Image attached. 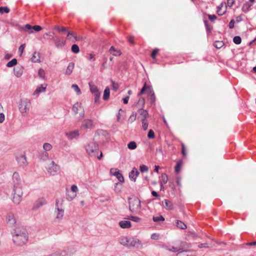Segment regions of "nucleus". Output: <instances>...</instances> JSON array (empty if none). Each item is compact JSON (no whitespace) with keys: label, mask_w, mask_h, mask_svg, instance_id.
<instances>
[{"label":"nucleus","mask_w":256,"mask_h":256,"mask_svg":"<svg viewBox=\"0 0 256 256\" xmlns=\"http://www.w3.org/2000/svg\"><path fill=\"white\" fill-rule=\"evenodd\" d=\"M188 250H180L179 252L176 254V256H188L186 252H188Z\"/></svg>","instance_id":"nucleus-48"},{"label":"nucleus","mask_w":256,"mask_h":256,"mask_svg":"<svg viewBox=\"0 0 256 256\" xmlns=\"http://www.w3.org/2000/svg\"><path fill=\"white\" fill-rule=\"evenodd\" d=\"M46 204V200L43 198H41L35 202L32 209L34 210H37L40 207L45 205Z\"/></svg>","instance_id":"nucleus-12"},{"label":"nucleus","mask_w":256,"mask_h":256,"mask_svg":"<svg viewBox=\"0 0 256 256\" xmlns=\"http://www.w3.org/2000/svg\"><path fill=\"white\" fill-rule=\"evenodd\" d=\"M10 12V9L7 6H2L0 7V14H2L4 12L8 13Z\"/></svg>","instance_id":"nucleus-47"},{"label":"nucleus","mask_w":256,"mask_h":256,"mask_svg":"<svg viewBox=\"0 0 256 256\" xmlns=\"http://www.w3.org/2000/svg\"><path fill=\"white\" fill-rule=\"evenodd\" d=\"M72 111L74 114H79V120H82L84 116V110L81 102H76L72 107Z\"/></svg>","instance_id":"nucleus-8"},{"label":"nucleus","mask_w":256,"mask_h":256,"mask_svg":"<svg viewBox=\"0 0 256 256\" xmlns=\"http://www.w3.org/2000/svg\"><path fill=\"white\" fill-rule=\"evenodd\" d=\"M142 128L144 130H146L148 128V124L146 120H142Z\"/></svg>","instance_id":"nucleus-45"},{"label":"nucleus","mask_w":256,"mask_h":256,"mask_svg":"<svg viewBox=\"0 0 256 256\" xmlns=\"http://www.w3.org/2000/svg\"><path fill=\"white\" fill-rule=\"evenodd\" d=\"M128 147L130 150H134L136 148V144L134 141L130 142L128 144Z\"/></svg>","instance_id":"nucleus-42"},{"label":"nucleus","mask_w":256,"mask_h":256,"mask_svg":"<svg viewBox=\"0 0 256 256\" xmlns=\"http://www.w3.org/2000/svg\"><path fill=\"white\" fill-rule=\"evenodd\" d=\"M129 238L122 236L119 239V242L120 244L128 248Z\"/></svg>","instance_id":"nucleus-26"},{"label":"nucleus","mask_w":256,"mask_h":256,"mask_svg":"<svg viewBox=\"0 0 256 256\" xmlns=\"http://www.w3.org/2000/svg\"><path fill=\"white\" fill-rule=\"evenodd\" d=\"M145 101L144 99L142 98H140L136 104V106L137 107L139 110L142 109L144 105Z\"/></svg>","instance_id":"nucleus-27"},{"label":"nucleus","mask_w":256,"mask_h":256,"mask_svg":"<svg viewBox=\"0 0 256 256\" xmlns=\"http://www.w3.org/2000/svg\"><path fill=\"white\" fill-rule=\"evenodd\" d=\"M74 67V64L72 62H70L68 66H67L66 70L65 72L66 75H70L72 72Z\"/></svg>","instance_id":"nucleus-24"},{"label":"nucleus","mask_w":256,"mask_h":256,"mask_svg":"<svg viewBox=\"0 0 256 256\" xmlns=\"http://www.w3.org/2000/svg\"><path fill=\"white\" fill-rule=\"evenodd\" d=\"M153 220L154 222H159L160 221H164V218L162 216H153Z\"/></svg>","instance_id":"nucleus-43"},{"label":"nucleus","mask_w":256,"mask_h":256,"mask_svg":"<svg viewBox=\"0 0 256 256\" xmlns=\"http://www.w3.org/2000/svg\"><path fill=\"white\" fill-rule=\"evenodd\" d=\"M140 114L142 116V120H146V118L148 116V114L146 110H144L142 108L140 110Z\"/></svg>","instance_id":"nucleus-32"},{"label":"nucleus","mask_w":256,"mask_h":256,"mask_svg":"<svg viewBox=\"0 0 256 256\" xmlns=\"http://www.w3.org/2000/svg\"><path fill=\"white\" fill-rule=\"evenodd\" d=\"M168 176L165 173H163L161 175V180L162 182V184H166L168 182Z\"/></svg>","instance_id":"nucleus-39"},{"label":"nucleus","mask_w":256,"mask_h":256,"mask_svg":"<svg viewBox=\"0 0 256 256\" xmlns=\"http://www.w3.org/2000/svg\"><path fill=\"white\" fill-rule=\"evenodd\" d=\"M163 207L167 210H170L173 208L172 202L168 200H164L162 202Z\"/></svg>","instance_id":"nucleus-21"},{"label":"nucleus","mask_w":256,"mask_h":256,"mask_svg":"<svg viewBox=\"0 0 256 256\" xmlns=\"http://www.w3.org/2000/svg\"><path fill=\"white\" fill-rule=\"evenodd\" d=\"M32 29H34L35 31L38 32L40 31L42 28L40 26L36 25L32 26Z\"/></svg>","instance_id":"nucleus-59"},{"label":"nucleus","mask_w":256,"mask_h":256,"mask_svg":"<svg viewBox=\"0 0 256 256\" xmlns=\"http://www.w3.org/2000/svg\"><path fill=\"white\" fill-rule=\"evenodd\" d=\"M31 106L30 101L26 99H22L19 102V110L20 112L25 115L28 112Z\"/></svg>","instance_id":"nucleus-7"},{"label":"nucleus","mask_w":256,"mask_h":256,"mask_svg":"<svg viewBox=\"0 0 256 256\" xmlns=\"http://www.w3.org/2000/svg\"><path fill=\"white\" fill-rule=\"evenodd\" d=\"M66 136L70 140H73L74 138H77L80 136V133L78 130H74L69 132L66 133Z\"/></svg>","instance_id":"nucleus-19"},{"label":"nucleus","mask_w":256,"mask_h":256,"mask_svg":"<svg viewBox=\"0 0 256 256\" xmlns=\"http://www.w3.org/2000/svg\"><path fill=\"white\" fill-rule=\"evenodd\" d=\"M71 50H72V52L74 54H78L80 52L79 47L76 44H74L72 45Z\"/></svg>","instance_id":"nucleus-37"},{"label":"nucleus","mask_w":256,"mask_h":256,"mask_svg":"<svg viewBox=\"0 0 256 256\" xmlns=\"http://www.w3.org/2000/svg\"><path fill=\"white\" fill-rule=\"evenodd\" d=\"M11 233L12 241L15 245L22 246L27 242L28 234L26 230L24 227H16L12 230Z\"/></svg>","instance_id":"nucleus-2"},{"label":"nucleus","mask_w":256,"mask_h":256,"mask_svg":"<svg viewBox=\"0 0 256 256\" xmlns=\"http://www.w3.org/2000/svg\"><path fill=\"white\" fill-rule=\"evenodd\" d=\"M233 42L235 44H239L242 42L241 38L240 36H235L233 38Z\"/></svg>","instance_id":"nucleus-44"},{"label":"nucleus","mask_w":256,"mask_h":256,"mask_svg":"<svg viewBox=\"0 0 256 256\" xmlns=\"http://www.w3.org/2000/svg\"><path fill=\"white\" fill-rule=\"evenodd\" d=\"M176 225L178 228L182 230H184L186 228V224L182 222L179 220H176Z\"/></svg>","instance_id":"nucleus-31"},{"label":"nucleus","mask_w":256,"mask_h":256,"mask_svg":"<svg viewBox=\"0 0 256 256\" xmlns=\"http://www.w3.org/2000/svg\"><path fill=\"white\" fill-rule=\"evenodd\" d=\"M76 194L72 193V192L67 191L66 194V198L68 201H72L76 198Z\"/></svg>","instance_id":"nucleus-28"},{"label":"nucleus","mask_w":256,"mask_h":256,"mask_svg":"<svg viewBox=\"0 0 256 256\" xmlns=\"http://www.w3.org/2000/svg\"><path fill=\"white\" fill-rule=\"evenodd\" d=\"M71 192L72 193L76 194V192H78V188L76 185H72L71 187Z\"/></svg>","instance_id":"nucleus-58"},{"label":"nucleus","mask_w":256,"mask_h":256,"mask_svg":"<svg viewBox=\"0 0 256 256\" xmlns=\"http://www.w3.org/2000/svg\"><path fill=\"white\" fill-rule=\"evenodd\" d=\"M6 222L10 226H13L16 223V220L14 214L12 213L8 214L6 218Z\"/></svg>","instance_id":"nucleus-11"},{"label":"nucleus","mask_w":256,"mask_h":256,"mask_svg":"<svg viewBox=\"0 0 256 256\" xmlns=\"http://www.w3.org/2000/svg\"><path fill=\"white\" fill-rule=\"evenodd\" d=\"M136 112H133L128 118V122L131 123L134 122L136 120Z\"/></svg>","instance_id":"nucleus-46"},{"label":"nucleus","mask_w":256,"mask_h":256,"mask_svg":"<svg viewBox=\"0 0 256 256\" xmlns=\"http://www.w3.org/2000/svg\"><path fill=\"white\" fill-rule=\"evenodd\" d=\"M112 88L113 89L116 91L118 89V84L116 83H115L114 82H112Z\"/></svg>","instance_id":"nucleus-63"},{"label":"nucleus","mask_w":256,"mask_h":256,"mask_svg":"<svg viewBox=\"0 0 256 256\" xmlns=\"http://www.w3.org/2000/svg\"><path fill=\"white\" fill-rule=\"evenodd\" d=\"M252 6V4H250L249 2H246L244 4L242 7V10L244 12H247L249 10L250 8Z\"/></svg>","instance_id":"nucleus-34"},{"label":"nucleus","mask_w":256,"mask_h":256,"mask_svg":"<svg viewBox=\"0 0 256 256\" xmlns=\"http://www.w3.org/2000/svg\"><path fill=\"white\" fill-rule=\"evenodd\" d=\"M31 60L33 62H40V53L34 52L31 58Z\"/></svg>","instance_id":"nucleus-25"},{"label":"nucleus","mask_w":256,"mask_h":256,"mask_svg":"<svg viewBox=\"0 0 256 256\" xmlns=\"http://www.w3.org/2000/svg\"><path fill=\"white\" fill-rule=\"evenodd\" d=\"M110 172L112 174L116 176L120 182H124V178L120 172L119 170H117V169L112 168Z\"/></svg>","instance_id":"nucleus-14"},{"label":"nucleus","mask_w":256,"mask_h":256,"mask_svg":"<svg viewBox=\"0 0 256 256\" xmlns=\"http://www.w3.org/2000/svg\"><path fill=\"white\" fill-rule=\"evenodd\" d=\"M46 168L48 173L52 176L56 175L60 169L59 166L53 160H48L46 164Z\"/></svg>","instance_id":"nucleus-6"},{"label":"nucleus","mask_w":256,"mask_h":256,"mask_svg":"<svg viewBox=\"0 0 256 256\" xmlns=\"http://www.w3.org/2000/svg\"><path fill=\"white\" fill-rule=\"evenodd\" d=\"M235 0H228L227 1V4L229 7H232L233 4H234Z\"/></svg>","instance_id":"nucleus-60"},{"label":"nucleus","mask_w":256,"mask_h":256,"mask_svg":"<svg viewBox=\"0 0 256 256\" xmlns=\"http://www.w3.org/2000/svg\"><path fill=\"white\" fill-rule=\"evenodd\" d=\"M140 244L141 242L138 239L134 238H129L128 244V248L132 247H138V246Z\"/></svg>","instance_id":"nucleus-13"},{"label":"nucleus","mask_w":256,"mask_h":256,"mask_svg":"<svg viewBox=\"0 0 256 256\" xmlns=\"http://www.w3.org/2000/svg\"><path fill=\"white\" fill-rule=\"evenodd\" d=\"M54 29L58 30V32H66L67 30L64 27H60L58 26H55Z\"/></svg>","instance_id":"nucleus-50"},{"label":"nucleus","mask_w":256,"mask_h":256,"mask_svg":"<svg viewBox=\"0 0 256 256\" xmlns=\"http://www.w3.org/2000/svg\"><path fill=\"white\" fill-rule=\"evenodd\" d=\"M110 90L108 87H106L104 90V96H103V99L104 100H107L110 98Z\"/></svg>","instance_id":"nucleus-29"},{"label":"nucleus","mask_w":256,"mask_h":256,"mask_svg":"<svg viewBox=\"0 0 256 256\" xmlns=\"http://www.w3.org/2000/svg\"><path fill=\"white\" fill-rule=\"evenodd\" d=\"M55 46L57 48H62L66 44V41L61 40L60 38L55 37L53 38Z\"/></svg>","instance_id":"nucleus-15"},{"label":"nucleus","mask_w":256,"mask_h":256,"mask_svg":"<svg viewBox=\"0 0 256 256\" xmlns=\"http://www.w3.org/2000/svg\"><path fill=\"white\" fill-rule=\"evenodd\" d=\"M16 160L20 166H24L27 164L26 157L24 155H21L17 157Z\"/></svg>","instance_id":"nucleus-20"},{"label":"nucleus","mask_w":256,"mask_h":256,"mask_svg":"<svg viewBox=\"0 0 256 256\" xmlns=\"http://www.w3.org/2000/svg\"><path fill=\"white\" fill-rule=\"evenodd\" d=\"M90 92L94 94V96L96 95H100L101 92L98 90L97 86L92 84V82L88 84Z\"/></svg>","instance_id":"nucleus-16"},{"label":"nucleus","mask_w":256,"mask_h":256,"mask_svg":"<svg viewBox=\"0 0 256 256\" xmlns=\"http://www.w3.org/2000/svg\"><path fill=\"white\" fill-rule=\"evenodd\" d=\"M64 210L63 208L62 202L56 199V200L55 208L54 210V222H60L64 218Z\"/></svg>","instance_id":"nucleus-3"},{"label":"nucleus","mask_w":256,"mask_h":256,"mask_svg":"<svg viewBox=\"0 0 256 256\" xmlns=\"http://www.w3.org/2000/svg\"><path fill=\"white\" fill-rule=\"evenodd\" d=\"M139 172L136 168H134L132 171L129 174L130 178L134 181L136 182V178L139 174Z\"/></svg>","instance_id":"nucleus-17"},{"label":"nucleus","mask_w":256,"mask_h":256,"mask_svg":"<svg viewBox=\"0 0 256 256\" xmlns=\"http://www.w3.org/2000/svg\"><path fill=\"white\" fill-rule=\"evenodd\" d=\"M40 158L43 160H46L48 159V154L47 152H42L39 156Z\"/></svg>","instance_id":"nucleus-36"},{"label":"nucleus","mask_w":256,"mask_h":256,"mask_svg":"<svg viewBox=\"0 0 256 256\" xmlns=\"http://www.w3.org/2000/svg\"><path fill=\"white\" fill-rule=\"evenodd\" d=\"M119 226L122 228H130L131 222L129 220H122L119 222Z\"/></svg>","instance_id":"nucleus-23"},{"label":"nucleus","mask_w":256,"mask_h":256,"mask_svg":"<svg viewBox=\"0 0 256 256\" xmlns=\"http://www.w3.org/2000/svg\"><path fill=\"white\" fill-rule=\"evenodd\" d=\"M14 75L18 78L20 77L23 73V68L21 66H18L14 68Z\"/></svg>","instance_id":"nucleus-22"},{"label":"nucleus","mask_w":256,"mask_h":256,"mask_svg":"<svg viewBox=\"0 0 256 256\" xmlns=\"http://www.w3.org/2000/svg\"><path fill=\"white\" fill-rule=\"evenodd\" d=\"M149 96V100L150 101V102L151 103H154L155 102V100H156V96H155V95H154V93H152V94H151L150 95L148 96Z\"/></svg>","instance_id":"nucleus-53"},{"label":"nucleus","mask_w":256,"mask_h":256,"mask_svg":"<svg viewBox=\"0 0 256 256\" xmlns=\"http://www.w3.org/2000/svg\"><path fill=\"white\" fill-rule=\"evenodd\" d=\"M140 170L142 172H148V168L146 166L142 164L140 166Z\"/></svg>","instance_id":"nucleus-52"},{"label":"nucleus","mask_w":256,"mask_h":256,"mask_svg":"<svg viewBox=\"0 0 256 256\" xmlns=\"http://www.w3.org/2000/svg\"><path fill=\"white\" fill-rule=\"evenodd\" d=\"M208 17L212 21L215 20L217 18L216 16L214 14H208Z\"/></svg>","instance_id":"nucleus-61"},{"label":"nucleus","mask_w":256,"mask_h":256,"mask_svg":"<svg viewBox=\"0 0 256 256\" xmlns=\"http://www.w3.org/2000/svg\"><path fill=\"white\" fill-rule=\"evenodd\" d=\"M154 133L152 130H150L148 132V137L149 138H154Z\"/></svg>","instance_id":"nucleus-55"},{"label":"nucleus","mask_w":256,"mask_h":256,"mask_svg":"<svg viewBox=\"0 0 256 256\" xmlns=\"http://www.w3.org/2000/svg\"><path fill=\"white\" fill-rule=\"evenodd\" d=\"M95 124L91 119H86L82 122L80 128L82 130L92 129L94 128Z\"/></svg>","instance_id":"nucleus-9"},{"label":"nucleus","mask_w":256,"mask_h":256,"mask_svg":"<svg viewBox=\"0 0 256 256\" xmlns=\"http://www.w3.org/2000/svg\"><path fill=\"white\" fill-rule=\"evenodd\" d=\"M144 92H146L148 96H150L154 92L152 86H146V83L144 84L140 92L138 94V96H140L143 94Z\"/></svg>","instance_id":"nucleus-10"},{"label":"nucleus","mask_w":256,"mask_h":256,"mask_svg":"<svg viewBox=\"0 0 256 256\" xmlns=\"http://www.w3.org/2000/svg\"><path fill=\"white\" fill-rule=\"evenodd\" d=\"M234 20H232L229 24L228 26L230 28H232L234 27Z\"/></svg>","instance_id":"nucleus-64"},{"label":"nucleus","mask_w":256,"mask_h":256,"mask_svg":"<svg viewBox=\"0 0 256 256\" xmlns=\"http://www.w3.org/2000/svg\"><path fill=\"white\" fill-rule=\"evenodd\" d=\"M129 209L132 212L137 213L141 209L140 200L137 198H128Z\"/></svg>","instance_id":"nucleus-4"},{"label":"nucleus","mask_w":256,"mask_h":256,"mask_svg":"<svg viewBox=\"0 0 256 256\" xmlns=\"http://www.w3.org/2000/svg\"><path fill=\"white\" fill-rule=\"evenodd\" d=\"M52 144L46 142L43 144V148L46 151H49L52 148Z\"/></svg>","instance_id":"nucleus-41"},{"label":"nucleus","mask_w":256,"mask_h":256,"mask_svg":"<svg viewBox=\"0 0 256 256\" xmlns=\"http://www.w3.org/2000/svg\"><path fill=\"white\" fill-rule=\"evenodd\" d=\"M190 247V245L184 242H181L180 243V250H184L185 248H189Z\"/></svg>","instance_id":"nucleus-33"},{"label":"nucleus","mask_w":256,"mask_h":256,"mask_svg":"<svg viewBox=\"0 0 256 256\" xmlns=\"http://www.w3.org/2000/svg\"><path fill=\"white\" fill-rule=\"evenodd\" d=\"M110 52L114 56H118L121 54L120 51L116 49L113 46L110 48Z\"/></svg>","instance_id":"nucleus-30"},{"label":"nucleus","mask_w":256,"mask_h":256,"mask_svg":"<svg viewBox=\"0 0 256 256\" xmlns=\"http://www.w3.org/2000/svg\"><path fill=\"white\" fill-rule=\"evenodd\" d=\"M47 85L46 84H42L40 86H38L33 93L34 96H38L41 92H45Z\"/></svg>","instance_id":"nucleus-18"},{"label":"nucleus","mask_w":256,"mask_h":256,"mask_svg":"<svg viewBox=\"0 0 256 256\" xmlns=\"http://www.w3.org/2000/svg\"><path fill=\"white\" fill-rule=\"evenodd\" d=\"M17 64V60L16 58H14L10 61L8 62L6 64V66L8 68H11L16 65Z\"/></svg>","instance_id":"nucleus-35"},{"label":"nucleus","mask_w":256,"mask_h":256,"mask_svg":"<svg viewBox=\"0 0 256 256\" xmlns=\"http://www.w3.org/2000/svg\"><path fill=\"white\" fill-rule=\"evenodd\" d=\"M12 200L14 204H18L22 200L23 191L22 180L17 172H14L12 174Z\"/></svg>","instance_id":"nucleus-1"},{"label":"nucleus","mask_w":256,"mask_h":256,"mask_svg":"<svg viewBox=\"0 0 256 256\" xmlns=\"http://www.w3.org/2000/svg\"><path fill=\"white\" fill-rule=\"evenodd\" d=\"M64 254V252H54L50 255V256H64V254Z\"/></svg>","instance_id":"nucleus-62"},{"label":"nucleus","mask_w":256,"mask_h":256,"mask_svg":"<svg viewBox=\"0 0 256 256\" xmlns=\"http://www.w3.org/2000/svg\"><path fill=\"white\" fill-rule=\"evenodd\" d=\"M66 32H68L67 36L68 38L70 39L72 37L74 38L75 39L76 38V36L73 32L67 31Z\"/></svg>","instance_id":"nucleus-57"},{"label":"nucleus","mask_w":256,"mask_h":256,"mask_svg":"<svg viewBox=\"0 0 256 256\" xmlns=\"http://www.w3.org/2000/svg\"><path fill=\"white\" fill-rule=\"evenodd\" d=\"M72 88L76 92L78 95H80V94H81V90L77 84H72Z\"/></svg>","instance_id":"nucleus-38"},{"label":"nucleus","mask_w":256,"mask_h":256,"mask_svg":"<svg viewBox=\"0 0 256 256\" xmlns=\"http://www.w3.org/2000/svg\"><path fill=\"white\" fill-rule=\"evenodd\" d=\"M129 219L135 222H138L140 220V218L139 217L132 216L129 217Z\"/></svg>","instance_id":"nucleus-54"},{"label":"nucleus","mask_w":256,"mask_h":256,"mask_svg":"<svg viewBox=\"0 0 256 256\" xmlns=\"http://www.w3.org/2000/svg\"><path fill=\"white\" fill-rule=\"evenodd\" d=\"M38 75L40 78L44 79L45 78V73L44 70L41 68H40L38 72Z\"/></svg>","instance_id":"nucleus-49"},{"label":"nucleus","mask_w":256,"mask_h":256,"mask_svg":"<svg viewBox=\"0 0 256 256\" xmlns=\"http://www.w3.org/2000/svg\"><path fill=\"white\" fill-rule=\"evenodd\" d=\"M182 162L179 161L176 163V164L174 168L175 172L178 174L180 172V168L182 166Z\"/></svg>","instance_id":"nucleus-40"},{"label":"nucleus","mask_w":256,"mask_h":256,"mask_svg":"<svg viewBox=\"0 0 256 256\" xmlns=\"http://www.w3.org/2000/svg\"><path fill=\"white\" fill-rule=\"evenodd\" d=\"M25 46H26L25 44H22L21 46H20L19 47L18 52L20 53V56L22 55V54L24 52V49L25 48Z\"/></svg>","instance_id":"nucleus-56"},{"label":"nucleus","mask_w":256,"mask_h":256,"mask_svg":"<svg viewBox=\"0 0 256 256\" xmlns=\"http://www.w3.org/2000/svg\"><path fill=\"white\" fill-rule=\"evenodd\" d=\"M85 148L88 156H96L98 152V145L96 142H90L86 144Z\"/></svg>","instance_id":"nucleus-5"},{"label":"nucleus","mask_w":256,"mask_h":256,"mask_svg":"<svg viewBox=\"0 0 256 256\" xmlns=\"http://www.w3.org/2000/svg\"><path fill=\"white\" fill-rule=\"evenodd\" d=\"M224 45V43L222 41H216L214 44V46L217 48H220Z\"/></svg>","instance_id":"nucleus-51"}]
</instances>
